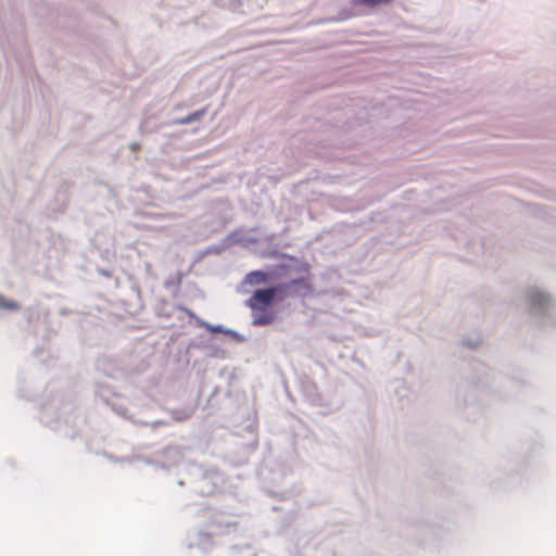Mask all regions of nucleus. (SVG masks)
Listing matches in <instances>:
<instances>
[{
	"label": "nucleus",
	"mask_w": 556,
	"mask_h": 556,
	"mask_svg": "<svg viewBox=\"0 0 556 556\" xmlns=\"http://www.w3.org/2000/svg\"><path fill=\"white\" fill-rule=\"evenodd\" d=\"M289 286L280 285L267 289H258L251 295L247 301V305L252 309L254 325L265 326L275 320V315L271 312H267V307L274 303L277 294Z\"/></svg>",
	"instance_id": "f257e3e1"
},
{
	"label": "nucleus",
	"mask_w": 556,
	"mask_h": 556,
	"mask_svg": "<svg viewBox=\"0 0 556 556\" xmlns=\"http://www.w3.org/2000/svg\"><path fill=\"white\" fill-rule=\"evenodd\" d=\"M527 301L533 308H544L549 303V299L538 290H530L527 294Z\"/></svg>",
	"instance_id": "f03ea898"
},
{
	"label": "nucleus",
	"mask_w": 556,
	"mask_h": 556,
	"mask_svg": "<svg viewBox=\"0 0 556 556\" xmlns=\"http://www.w3.org/2000/svg\"><path fill=\"white\" fill-rule=\"evenodd\" d=\"M393 0H351V3L355 7L377 8L391 3Z\"/></svg>",
	"instance_id": "7ed1b4c3"
},
{
	"label": "nucleus",
	"mask_w": 556,
	"mask_h": 556,
	"mask_svg": "<svg viewBox=\"0 0 556 556\" xmlns=\"http://www.w3.org/2000/svg\"><path fill=\"white\" fill-rule=\"evenodd\" d=\"M267 281V275L261 270L251 271L247 276V282L251 285H261Z\"/></svg>",
	"instance_id": "20e7f679"
},
{
	"label": "nucleus",
	"mask_w": 556,
	"mask_h": 556,
	"mask_svg": "<svg viewBox=\"0 0 556 556\" xmlns=\"http://www.w3.org/2000/svg\"><path fill=\"white\" fill-rule=\"evenodd\" d=\"M204 114H205V110H199L192 114H189L188 116H186L184 118L178 119L177 123L180 125L190 124L194 121L200 119Z\"/></svg>",
	"instance_id": "39448f33"
},
{
	"label": "nucleus",
	"mask_w": 556,
	"mask_h": 556,
	"mask_svg": "<svg viewBox=\"0 0 556 556\" xmlns=\"http://www.w3.org/2000/svg\"><path fill=\"white\" fill-rule=\"evenodd\" d=\"M0 308L3 309H17L18 304L14 301L8 300L5 296L0 294Z\"/></svg>",
	"instance_id": "423d86ee"
},
{
	"label": "nucleus",
	"mask_w": 556,
	"mask_h": 556,
	"mask_svg": "<svg viewBox=\"0 0 556 556\" xmlns=\"http://www.w3.org/2000/svg\"><path fill=\"white\" fill-rule=\"evenodd\" d=\"M212 331L213 332H222V329L219 327H214V328H212Z\"/></svg>",
	"instance_id": "0eeeda50"
},
{
	"label": "nucleus",
	"mask_w": 556,
	"mask_h": 556,
	"mask_svg": "<svg viewBox=\"0 0 556 556\" xmlns=\"http://www.w3.org/2000/svg\"><path fill=\"white\" fill-rule=\"evenodd\" d=\"M300 280H293L290 285H295V283H299Z\"/></svg>",
	"instance_id": "6e6552de"
}]
</instances>
